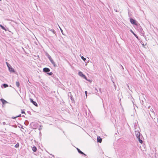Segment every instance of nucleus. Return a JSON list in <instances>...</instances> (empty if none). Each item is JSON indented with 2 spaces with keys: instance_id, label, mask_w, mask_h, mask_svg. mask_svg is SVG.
Returning a JSON list of instances; mask_svg holds the SVG:
<instances>
[{
  "instance_id": "f257e3e1",
  "label": "nucleus",
  "mask_w": 158,
  "mask_h": 158,
  "mask_svg": "<svg viewBox=\"0 0 158 158\" xmlns=\"http://www.w3.org/2000/svg\"><path fill=\"white\" fill-rule=\"evenodd\" d=\"M138 30L141 35L144 36V32L140 26L138 27Z\"/></svg>"
},
{
  "instance_id": "f03ea898",
  "label": "nucleus",
  "mask_w": 158,
  "mask_h": 158,
  "mask_svg": "<svg viewBox=\"0 0 158 158\" xmlns=\"http://www.w3.org/2000/svg\"><path fill=\"white\" fill-rule=\"evenodd\" d=\"M130 21L131 23L132 24L135 25H137V22L136 21L135 19H133L132 18H130Z\"/></svg>"
},
{
  "instance_id": "7ed1b4c3",
  "label": "nucleus",
  "mask_w": 158,
  "mask_h": 158,
  "mask_svg": "<svg viewBox=\"0 0 158 158\" xmlns=\"http://www.w3.org/2000/svg\"><path fill=\"white\" fill-rule=\"evenodd\" d=\"M78 75L83 78H84L85 79L87 80V78L80 71L78 72Z\"/></svg>"
},
{
  "instance_id": "20e7f679",
  "label": "nucleus",
  "mask_w": 158,
  "mask_h": 158,
  "mask_svg": "<svg viewBox=\"0 0 158 158\" xmlns=\"http://www.w3.org/2000/svg\"><path fill=\"white\" fill-rule=\"evenodd\" d=\"M30 101L32 103V104L34 105H35V106H38V104H37V103H36V102L35 101H33V100L31 99V98H30Z\"/></svg>"
},
{
  "instance_id": "39448f33",
  "label": "nucleus",
  "mask_w": 158,
  "mask_h": 158,
  "mask_svg": "<svg viewBox=\"0 0 158 158\" xmlns=\"http://www.w3.org/2000/svg\"><path fill=\"white\" fill-rule=\"evenodd\" d=\"M43 71L45 73H48L50 71V69L48 68H45L43 69Z\"/></svg>"
},
{
  "instance_id": "423d86ee",
  "label": "nucleus",
  "mask_w": 158,
  "mask_h": 158,
  "mask_svg": "<svg viewBox=\"0 0 158 158\" xmlns=\"http://www.w3.org/2000/svg\"><path fill=\"white\" fill-rule=\"evenodd\" d=\"M142 136V135H139L138 137H136L137 139H138L139 142L141 143H142L143 142V141L141 139V137Z\"/></svg>"
},
{
  "instance_id": "0eeeda50",
  "label": "nucleus",
  "mask_w": 158,
  "mask_h": 158,
  "mask_svg": "<svg viewBox=\"0 0 158 158\" xmlns=\"http://www.w3.org/2000/svg\"><path fill=\"white\" fill-rule=\"evenodd\" d=\"M77 150L78 152L80 154H82L84 155L85 156L87 157V155L84 153L83 152H82L78 148H77Z\"/></svg>"
},
{
  "instance_id": "6e6552de",
  "label": "nucleus",
  "mask_w": 158,
  "mask_h": 158,
  "mask_svg": "<svg viewBox=\"0 0 158 158\" xmlns=\"http://www.w3.org/2000/svg\"><path fill=\"white\" fill-rule=\"evenodd\" d=\"M135 134L136 137H138L140 135V133L139 131H135Z\"/></svg>"
},
{
  "instance_id": "1a4fd4ad",
  "label": "nucleus",
  "mask_w": 158,
  "mask_h": 158,
  "mask_svg": "<svg viewBox=\"0 0 158 158\" xmlns=\"http://www.w3.org/2000/svg\"><path fill=\"white\" fill-rule=\"evenodd\" d=\"M68 96L69 97H70V99L72 101H73L74 99L73 98V96L72 95L71 93L70 92H69L68 93Z\"/></svg>"
},
{
  "instance_id": "9d476101",
  "label": "nucleus",
  "mask_w": 158,
  "mask_h": 158,
  "mask_svg": "<svg viewBox=\"0 0 158 158\" xmlns=\"http://www.w3.org/2000/svg\"><path fill=\"white\" fill-rule=\"evenodd\" d=\"M130 31L135 36L137 39L139 40H140L139 39V37H138V36H137V35L135 34L134 33V32L132 31V30H130Z\"/></svg>"
},
{
  "instance_id": "9b49d317",
  "label": "nucleus",
  "mask_w": 158,
  "mask_h": 158,
  "mask_svg": "<svg viewBox=\"0 0 158 158\" xmlns=\"http://www.w3.org/2000/svg\"><path fill=\"white\" fill-rule=\"evenodd\" d=\"M97 142L99 143H101L102 141V139L100 136H98L97 137Z\"/></svg>"
},
{
  "instance_id": "f8f14e48",
  "label": "nucleus",
  "mask_w": 158,
  "mask_h": 158,
  "mask_svg": "<svg viewBox=\"0 0 158 158\" xmlns=\"http://www.w3.org/2000/svg\"><path fill=\"white\" fill-rule=\"evenodd\" d=\"M0 100L2 102L3 104H4L7 102L6 100L3 98L1 99Z\"/></svg>"
},
{
  "instance_id": "ddd939ff",
  "label": "nucleus",
  "mask_w": 158,
  "mask_h": 158,
  "mask_svg": "<svg viewBox=\"0 0 158 158\" xmlns=\"http://www.w3.org/2000/svg\"><path fill=\"white\" fill-rule=\"evenodd\" d=\"M9 70L11 72L14 73L15 72L14 69L12 67L10 68H9Z\"/></svg>"
},
{
  "instance_id": "4468645a",
  "label": "nucleus",
  "mask_w": 158,
  "mask_h": 158,
  "mask_svg": "<svg viewBox=\"0 0 158 158\" xmlns=\"http://www.w3.org/2000/svg\"><path fill=\"white\" fill-rule=\"evenodd\" d=\"M50 61L51 62V63L54 66L56 67V65L55 64V62L53 61L52 59L50 60Z\"/></svg>"
},
{
  "instance_id": "2eb2a0df",
  "label": "nucleus",
  "mask_w": 158,
  "mask_h": 158,
  "mask_svg": "<svg viewBox=\"0 0 158 158\" xmlns=\"http://www.w3.org/2000/svg\"><path fill=\"white\" fill-rule=\"evenodd\" d=\"M32 150H33V151L34 152H36L37 151V148H36V147L35 146H34L33 147V148H32Z\"/></svg>"
},
{
  "instance_id": "dca6fc26",
  "label": "nucleus",
  "mask_w": 158,
  "mask_h": 158,
  "mask_svg": "<svg viewBox=\"0 0 158 158\" xmlns=\"http://www.w3.org/2000/svg\"><path fill=\"white\" fill-rule=\"evenodd\" d=\"M46 56H47L48 58L50 60L52 59L51 56L48 53L46 54Z\"/></svg>"
},
{
  "instance_id": "f3484780",
  "label": "nucleus",
  "mask_w": 158,
  "mask_h": 158,
  "mask_svg": "<svg viewBox=\"0 0 158 158\" xmlns=\"http://www.w3.org/2000/svg\"><path fill=\"white\" fill-rule=\"evenodd\" d=\"M16 85L18 87H19L20 86L19 83V81H16Z\"/></svg>"
},
{
  "instance_id": "a211bd4d",
  "label": "nucleus",
  "mask_w": 158,
  "mask_h": 158,
  "mask_svg": "<svg viewBox=\"0 0 158 158\" xmlns=\"http://www.w3.org/2000/svg\"><path fill=\"white\" fill-rule=\"evenodd\" d=\"M137 123H134V128L135 129H136L137 127Z\"/></svg>"
},
{
  "instance_id": "6ab92c4d",
  "label": "nucleus",
  "mask_w": 158,
  "mask_h": 158,
  "mask_svg": "<svg viewBox=\"0 0 158 158\" xmlns=\"http://www.w3.org/2000/svg\"><path fill=\"white\" fill-rule=\"evenodd\" d=\"M49 30L50 31H52L54 34H55V31L53 29H49Z\"/></svg>"
},
{
  "instance_id": "aec40b11",
  "label": "nucleus",
  "mask_w": 158,
  "mask_h": 158,
  "mask_svg": "<svg viewBox=\"0 0 158 158\" xmlns=\"http://www.w3.org/2000/svg\"><path fill=\"white\" fill-rule=\"evenodd\" d=\"M3 86L4 87V88H6L8 86V85L7 84H3Z\"/></svg>"
},
{
  "instance_id": "412c9836",
  "label": "nucleus",
  "mask_w": 158,
  "mask_h": 158,
  "mask_svg": "<svg viewBox=\"0 0 158 158\" xmlns=\"http://www.w3.org/2000/svg\"><path fill=\"white\" fill-rule=\"evenodd\" d=\"M19 144L18 143H17L15 145V147L16 148H18L19 147Z\"/></svg>"
},
{
  "instance_id": "4be33fe9",
  "label": "nucleus",
  "mask_w": 158,
  "mask_h": 158,
  "mask_svg": "<svg viewBox=\"0 0 158 158\" xmlns=\"http://www.w3.org/2000/svg\"><path fill=\"white\" fill-rule=\"evenodd\" d=\"M0 27H1V28L2 29H3L4 30H6V29H5V27H4L2 25H1V24L0 25Z\"/></svg>"
},
{
  "instance_id": "5701e85b",
  "label": "nucleus",
  "mask_w": 158,
  "mask_h": 158,
  "mask_svg": "<svg viewBox=\"0 0 158 158\" xmlns=\"http://www.w3.org/2000/svg\"><path fill=\"white\" fill-rule=\"evenodd\" d=\"M21 114H19V115L18 116H16V117H13V118H13V119H15V118H16L17 117H21Z\"/></svg>"
},
{
  "instance_id": "b1692460",
  "label": "nucleus",
  "mask_w": 158,
  "mask_h": 158,
  "mask_svg": "<svg viewBox=\"0 0 158 158\" xmlns=\"http://www.w3.org/2000/svg\"><path fill=\"white\" fill-rule=\"evenodd\" d=\"M81 58L84 61H85L86 60V58H84L83 56H81Z\"/></svg>"
},
{
  "instance_id": "393cba45",
  "label": "nucleus",
  "mask_w": 158,
  "mask_h": 158,
  "mask_svg": "<svg viewBox=\"0 0 158 158\" xmlns=\"http://www.w3.org/2000/svg\"><path fill=\"white\" fill-rule=\"evenodd\" d=\"M47 74L48 75H51L53 74V73H52V72H50V73H47Z\"/></svg>"
},
{
  "instance_id": "a878e982",
  "label": "nucleus",
  "mask_w": 158,
  "mask_h": 158,
  "mask_svg": "<svg viewBox=\"0 0 158 158\" xmlns=\"http://www.w3.org/2000/svg\"><path fill=\"white\" fill-rule=\"evenodd\" d=\"M7 66L8 67V69H9V68H10L12 67L10 64L8 66Z\"/></svg>"
},
{
  "instance_id": "bb28decb",
  "label": "nucleus",
  "mask_w": 158,
  "mask_h": 158,
  "mask_svg": "<svg viewBox=\"0 0 158 158\" xmlns=\"http://www.w3.org/2000/svg\"><path fill=\"white\" fill-rule=\"evenodd\" d=\"M7 66L8 67V69H9V68H10L12 67L10 64L8 66Z\"/></svg>"
},
{
  "instance_id": "cd10ccee",
  "label": "nucleus",
  "mask_w": 158,
  "mask_h": 158,
  "mask_svg": "<svg viewBox=\"0 0 158 158\" xmlns=\"http://www.w3.org/2000/svg\"><path fill=\"white\" fill-rule=\"evenodd\" d=\"M21 113L25 114V112L22 110Z\"/></svg>"
},
{
  "instance_id": "c85d7f7f",
  "label": "nucleus",
  "mask_w": 158,
  "mask_h": 158,
  "mask_svg": "<svg viewBox=\"0 0 158 158\" xmlns=\"http://www.w3.org/2000/svg\"><path fill=\"white\" fill-rule=\"evenodd\" d=\"M85 94L86 96V97H87V92L86 91H85Z\"/></svg>"
},
{
  "instance_id": "c756f323",
  "label": "nucleus",
  "mask_w": 158,
  "mask_h": 158,
  "mask_svg": "<svg viewBox=\"0 0 158 158\" xmlns=\"http://www.w3.org/2000/svg\"><path fill=\"white\" fill-rule=\"evenodd\" d=\"M6 64L7 66H8V65L10 64L9 63H8L7 62H6Z\"/></svg>"
},
{
  "instance_id": "7c9ffc66",
  "label": "nucleus",
  "mask_w": 158,
  "mask_h": 158,
  "mask_svg": "<svg viewBox=\"0 0 158 158\" xmlns=\"http://www.w3.org/2000/svg\"><path fill=\"white\" fill-rule=\"evenodd\" d=\"M59 27H60V30H61V32L63 33V32H63V30H62V29L60 28V27L59 26Z\"/></svg>"
},
{
  "instance_id": "2f4dec72",
  "label": "nucleus",
  "mask_w": 158,
  "mask_h": 158,
  "mask_svg": "<svg viewBox=\"0 0 158 158\" xmlns=\"http://www.w3.org/2000/svg\"><path fill=\"white\" fill-rule=\"evenodd\" d=\"M2 124H3V125H5V124H6V123H5V122H3L2 123Z\"/></svg>"
},
{
  "instance_id": "473e14b6",
  "label": "nucleus",
  "mask_w": 158,
  "mask_h": 158,
  "mask_svg": "<svg viewBox=\"0 0 158 158\" xmlns=\"http://www.w3.org/2000/svg\"><path fill=\"white\" fill-rule=\"evenodd\" d=\"M141 42H142V41H140V43H141V44L143 45V46H144V44H143V43L142 44L141 43Z\"/></svg>"
},
{
  "instance_id": "72a5a7b5",
  "label": "nucleus",
  "mask_w": 158,
  "mask_h": 158,
  "mask_svg": "<svg viewBox=\"0 0 158 158\" xmlns=\"http://www.w3.org/2000/svg\"><path fill=\"white\" fill-rule=\"evenodd\" d=\"M121 67H122V69H123V67L122 65H121Z\"/></svg>"
},
{
  "instance_id": "f704fd0d",
  "label": "nucleus",
  "mask_w": 158,
  "mask_h": 158,
  "mask_svg": "<svg viewBox=\"0 0 158 158\" xmlns=\"http://www.w3.org/2000/svg\"><path fill=\"white\" fill-rule=\"evenodd\" d=\"M114 10L115 11H116V12H117V10H116L115 9H114Z\"/></svg>"
},
{
  "instance_id": "c9c22d12",
  "label": "nucleus",
  "mask_w": 158,
  "mask_h": 158,
  "mask_svg": "<svg viewBox=\"0 0 158 158\" xmlns=\"http://www.w3.org/2000/svg\"><path fill=\"white\" fill-rule=\"evenodd\" d=\"M151 111H152V112H153V109H152V110H151Z\"/></svg>"
},
{
  "instance_id": "e433bc0d",
  "label": "nucleus",
  "mask_w": 158,
  "mask_h": 158,
  "mask_svg": "<svg viewBox=\"0 0 158 158\" xmlns=\"http://www.w3.org/2000/svg\"><path fill=\"white\" fill-rule=\"evenodd\" d=\"M112 82L114 84V82L112 80Z\"/></svg>"
},
{
  "instance_id": "4c0bfd02",
  "label": "nucleus",
  "mask_w": 158,
  "mask_h": 158,
  "mask_svg": "<svg viewBox=\"0 0 158 158\" xmlns=\"http://www.w3.org/2000/svg\"><path fill=\"white\" fill-rule=\"evenodd\" d=\"M22 117H24V115H22Z\"/></svg>"
},
{
  "instance_id": "58836bf2",
  "label": "nucleus",
  "mask_w": 158,
  "mask_h": 158,
  "mask_svg": "<svg viewBox=\"0 0 158 158\" xmlns=\"http://www.w3.org/2000/svg\"><path fill=\"white\" fill-rule=\"evenodd\" d=\"M0 1H1V0H0Z\"/></svg>"
}]
</instances>
